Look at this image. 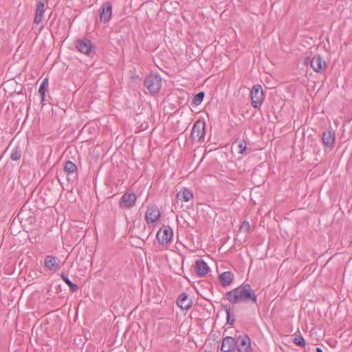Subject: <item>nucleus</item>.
<instances>
[{"label":"nucleus","instance_id":"obj_23","mask_svg":"<svg viewBox=\"0 0 352 352\" xmlns=\"http://www.w3.org/2000/svg\"><path fill=\"white\" fill-rule=\"evenodd\" d=\"M204 97V93L203 91L196 94L192 100V103L195 105H199L201 103Z\"/></svg>","mask_w":352,"mask_h":352},{"label":"nucleus","instance_id":"obj_16","mask_svg":"<svg viewBox=\"0 0 352 352\" xmlns=\"http://www.w3.org/2000/svg\"><path fill=\"white\" fill-rule=\"evenodd\" d=\"M335 141V133L331 131H327L323 133L322 142L326 146H331Z\"/></svg>","mask_w":352,"mask_h":352},{"label":"nucleus","instance_id":"obj_11","mask_svg":"<svg viewBox=\"0 0 352 352\" xmlns=\"http://www.w3.org/2000/svg\"><path fill=\"white\" fill-rule=\"evenodd\" d=\"M136 195L133 193H125L122 195L120 201V206L122 208H129L135 205Z\"/></svg>","mask_w":352,"mask_h":352},{"label":"nucleus","instance_id":"obj_18","mask_svg":"<svg viewBox=\"0 0 352 352\" xmlns=\"http://www.w3.org/2000/svg\"><path fill=\"white\" fill-rule=\"evenodd\" d=\"M234 276L230 272H224L219 275V280L223 286L229 285L233 280Z\"/></svg>","mask_w":352,"mask_h":352},{"label":"nucleus","instance_id":"obj_27","mask_svg":"<svg viewBox=\"0 0 352 352\" xmlns=\"http://www.w3.org/2000/svg\"><path fill=\"white\" fill-rule=\"evenodd\" d=\"M48 85V79L44 78L42 82L41 83L39 88H46V87Z\"/></svg>","mask_w":352,"mask_h":352},{"label":"nucleus","instance_id":"obj_21","mask_svg":"<svg viewBox=\"0 0 352 352\" xmlns=\"http://www.w3.org/2000/svg\"><path fill=\"white\" fill-rule=\"evenodd\" d=\"M64 169L68 174L74 173L76 171L77 167L74 163L71 161H67L64 166Z\"/></svg>","mask_w":352,"mask_h":352},{"label":"nucleus","instance_id":"obj_8","mask_svg":"<svg viewBox=\"0 0 352 352\" xmlns=\"http://www.w3.org/2000/svg\"><path fill=\"white\" fill-rule=\"evenodd\" d=\"M144 85L146 88H161L162 78L157 74H151L145 78Z\"/></svg>","mask_w":352,"mask_h":352},{"label":"nucleus","instance_id":"obj_13","mask_svg":"<svg viewBox=\"0 0 352 352\" xmlns=\"http://www.w3.org/2000/svg\"><path fill=\"white\" fill-rule=\"evenodd\" d=\"M45 10V9L44 1H43L42 0H39L36 4L34 23L38 24L42 21Z\"/></svg>","mask_w":352,"mask_h":352},{"label":"nucleus","instance_id":"obj_28","mask_svg":"<svg viewBox=\"0 0 352 352\" xmlns=\"http://www.w3.org/2000/svg\"><path fill=\"white\" fill-rule=\"evenodd\" d=\"M47 89H38V91L42 101L44 100V98H45V91Z\"/></svg>","mask_w":352,"mask_h":352},{"label":"nucleus","instance_id":"obj_31","mask_svg":"<svg viewBox=\"0 0 352 352\" xmlns=\"http://www.w3.org/2000/svg\"><path fill=\"white\" fill-rule=\"evenodd\" d=\"M229 318H230V313L228 311H227V318H228V322H229Z\"/></svg>","mask_w":352,"mask_h":352},{"label":"nucleus","instance_id":"obj_20","mask_svg":"<svg viewBox=\"0 0 352 352\" xmlns=\"http://www.w3.org/2000/svg\"><path fill=\"white\" fill-rule=\"evenodd\" d=\"M246 142L245 140L236 141L233 143L232 147L238 153L243 154L246 149Z\"/></svg>","mask_w":352,"mask_h":352},{"label":"nucleus","instance_id":"obj_10","mask_svg":"<svg viewBox=\"0 0 352 352\" xmlns=\"http://www.w3.org/2000/svg\"><path fill=\"white\" fill-rule=\"evenodd\" d=\"M160 217V212L157 207L151 206L147 208L145 214L146 221L148 223L155 222Z\"/></svg>","mask_w":352,"mask_h":352},{"label":"nucleus","instance_id":"obj_19","mask_svg":"<svg viewBox=\"0 0 352 352\" xmlns=\"http://www.w3.org/2000/svg\"><path fill=\"white\" fill-rule=\"evenodd\" d=\"M196 272L199 276H204L208 272L207 264L202 260H198L196 262Z\"/></svg>","mask_w":352,"mask_h":352},{"label":"nucleus","instance_id":"obj_4","mask_svg":"<svg viewBox=\"0 0 352 352\" xmlns=\"http://www.w3.org/2000/svg\"><path fill=\"white\" fill-rule=\"evenodd\" d=\"M112 4L107 1L100 8V20L104 23H108L111 19Z\"/></svg>","mask_w":352,"mask_h":352},{"label":"nucleus","instance_id":"obj_26","mask_svg":"<svg viewBox=\"0 0 352 352\" xmlns=\"http://www.w3.org/2000/svg\"><path fill=\"white\" fill-rule=\"evenodd\" d=\"M240 230L244 232H249L250 231V225L249 222L244 221L241 225Z\"/></svg>","mask_w":352,"mask_h":352},{"label":"nucleus","instance_id":"obj_2","mask_svg":"<svg viewBox=\"0 0 352 352\" xmlns=\"http://www.w3.org/2000/svg\"><path fill=\"white\" fill-rule=\"evenodd\" d=\"M76 47L80 52L86 55L91 56V54H95L94 51V45L92 41L87 38L77 40Z\"/></svg>","mask_w":352,"mask_h":352},{"label":"nucleus","instance_id":"obj_9","mask_svg":"<svg viewBox=\"0 0 352 352\" xmlns=\"http://www.w3.org/2000/svg\"><path fill=\"white\" fill-rule=\"evenodd\" d=\"M265 98L263 89H251L252 104L254 108L261 106Z\"/></svg>","mask_w":352,"mask_h":352},{"label":"nucleus","instance_id":"obj_15","mask_svg":"<svg viewBox=\"0 0 352 352\" xmlns=\"http://www.w3.org/2000/svg\"><path fill=\"white\" fill-rule=\"evenodd\" d=\"M45 267L51 271H56L59 268L58 264L56 261V258L50 255L46 256L44 261Z\"/></svg>","mask_w":352,"mask_h":352},{"label":"nucleus","instance_id":"obj_29","mask_svg":"<svg viewBox=\"0 0 352 352\" xmlns=\"http://www.w3.org/2000/svg\"><path fill=\"white\" fill-rule=\"evenodd\" d=\"M252 88H262L261 85H254Z\"/></svg>","mask_w":352,"mask_h":352},{"label":"nucleus","instance_id":"obj_5","mask_svg":"<svg viewBox=\"0 0 352 352\" xmlns=\"http://www.w3.org/2000/svg\"><path fill=\"white\" fill-rule=\"evenodd\" d=\"M204 133L205 123L200 120L197 121L192 129L191 138L193 140L199 141L204 137Z\"/></svg>","mask_w":352,"mask_h":352},{"label":"nucleus","instance_id":"obj_7","mask_svg":"<svg viewBox=\"0 0 352 352\" xmlns=\"http://www.w3.org/2000/svg\"><path fill=\"white\" fill-rule=\"evenodd\" d=\"M236 347L239 352H250V339L247 336H241L236 340Z\"/></svg>","mask_w":352,"mask_h":352},{"label":"nucleus","instance_id":"obj_24","mask_svg":"<svg viewBox=\"0 0 352 352\" xmlns=\"http://www.w3.org/2000/svg\"><path fill=\"white\" fill-rule=\"evenodd\" d=\"M294 343L298 346H305V342L304 338L300 335H296L294 338Z\"/></svg>","mask_w":352,"mask_h":352},{"label":"nucleus","instance_id":"obj_22","mask_svg":"<svg viewBox=\"0 0 352 352\" xmlns=\"http://www.w3.org/2000/svg\"><path fill=\"white\" fill-rule=\"evenodd\" d=\"M60 277L64 280V282L69 287V289L72 292H75L78 289L77 285L71 282L70 280L64 274H61Z\"/></svg>","mask_w":352,"mask_h":352},{"label":"nucleus","instance_id":"obj_1","mask_svg":"<svg viewBox=\"0 0 352 352\" xmlns=\"http://www.w3.org/2000/svg\"><path fill=\"white\" fill-rule=\"evenodd\" d=\"M227 300L232 304L240 302H256V296L249 284H243L241 286L226 293Z\"/></svg>","mask_w":352,"mask_h":352},{"label":"nucleus","instance_id":"obj_33","mask_svg":"<svg viewBox=\"0 0 352 352\" xmlns=\"http://www.w3.org/2000/svg\"><path fill=\"white\" fill-rule=\"evenodd\" d=\"M271 88H272V89H274V87H272Z\"/></svg>","mask_w":352,"mask_h":352},{"label":"nucleus","instance_id":"obj_3","mask_svg":"<svg viewBox=\"0 0 352 352\" xmlns=\"http://www.w3.org/2000/svg\"><path fill=\"white\" fill-rule=\"evenodd\" d=\"M156 237L161 244H167L173 238V230L170 227L164 226L157 232Z\"/></svg>","mask_w":352,"mask_h":352},{"label":"nucleus","instance_id":"obj_6","mask_svg":"<svg viewBox=\"0 0 352 352\" xmlns=\"http://www.w3.org/2000/svg\"><path fill=\"white\" fill-rule=\"evenodd\" d=\"M311 68L318 73H322L325 71L327 64L325 60L320 55L314 56L311 60Z\"/></svg>","mask_w":352,"mask_h":352},{"label":"nucleus","instance_id":"obj_32","mask_svg":"<svg viewBox=\"0 0 352 352\" xmlns=\"http://www.w3.org/2000/svg\"><path fill=\"white\" fill-rule=\"evenodd\" d=\"M155 93H156V91H155V89H154V91H151V94H155Z\"/></svg>","mask_w":352,"mask_h":352},{"label":"nucleus","instance_id":"obj_30","mask_svg":"<svg viewBox=\"0 0 352 352\" xmlns=\"http://www.w3.org/2000/svg\"><path fill=\"white\" fill-rule=\"evenodd\" d=\"M316 352H323V351H322V350L320 348L317 347L316 348Z\"/></svg>","mask_w":352,"mask_h":352},{"label":"nucleus","instance_id":"obj_12","mask_svg":"<svg viewBox=\"0 0 352 352\" xmlns=\"http://www.w3.org/2000/svg\"><path fill=\"white\" fill-rule=\"evenodd\" d=\"M236 347V340L230 336L226 337L221 346V350L223 352H231Z\"/></svg>","mask_w":352,"mask_h":352},{"label":"nucleus","instance_id":"obj_25","mask_svg":"<svg viewBox=\"0 0 352 352\" xmlns=\"http://www.w3.org/2000/svg\"><path fill=\"white\" fill-rule=\"evenodd\" d=\"M21 151H19L18 148H15L12 151L10 157L12 160L16 161L21 158Z\"/></svg>","mask_w":352,"mask_h":352},{"label":"nucleus","instance_id":"obj_17","mask_svg":"<svg viewBox=\"0 0 352 352\" xmlns=\"http://www.w3.org/2000/svg\"><path fill=\"white\" fill-rule=\"evenodd\" d=\"M177 198L182 201L187 202L193 198V193L190 190L184 188L177 194Z\"/></svg>","mask_w":352,"mask_h":352},{"label":"nucleus","instance_id":"obj_14","mask_svg":"<svg viewBox=\"0 0 352 352\" xmlns=\"http://www.w3.org/2000/svg\"><path fill=\"white\" fill-rule=\"evenodd\" d=\"M177 304L182 309L187 310L192 306V301L187 294H182L177 300Z\"/></svg>","mask_w":352,"mask_h":352}]
</instances>
